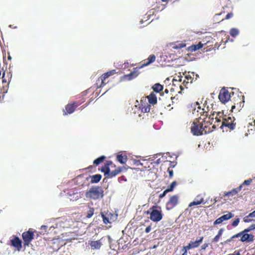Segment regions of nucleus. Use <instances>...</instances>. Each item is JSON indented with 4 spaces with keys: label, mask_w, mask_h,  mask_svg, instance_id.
Listing matches in <instances>:
<instances>
[{
    "label": "nucleus",
    "mask_w": 255,
    "mask_h": 255,
    "mask_svg": "<svg viewBox=\"0 0 255 255\" xmlns=\"http://www.w3.org/2000/svg\"><path fill=\"white\" fill-rule=\"evenodd\" d=\"M202 118H196L192 122L191 126V132L194 135H201L212 132L216 128V126H212V123Z\"/></svg>",
    "instance_id": "obj_1"
},
{
    "label": "nucleus",
    "mask_w": 255,
    "mask_h": 255,
    "mask_svg": "<svg viewBox=\"0 0 255 255\" xmlns=\"http://www.w3.org/2000/svg\"><path fill=\"white\" fill-rule=\"evenodd\" d=\"M103 188L100 186H93L85 193V196L93 200H99L102 199L104 196Z\"/></svg>",
    "instance_id": "obj_2"
},
{
    "label": "nucleus",
    "mask_w": 255,
    "mask_h": 255,
    "mask_svg": "<svg viewBox=\"0 0 255 255\" xmlns=\"http://www.w3.org/2000/svg\"><path fill=\"white\" fill-rule=\"evenodd\" d=\"M156 57L154 54L150 55L147 59L142 61L141 65L138 67L134 68L133 71L129 74L125 75V77H127L128 80H130L136 77L139 74L138 69L142 68L145 66H148L155 61Z\"/></svg>",
    "instance_id": "obj_3"
},
{
    "label": "nucleus",
    "mask_w": 255,
    "mask_h": 255,
    "mask_svg": "<svg viewBox=\"0 0 255 255\" xmlns=\"http://www.w3.org/2000/svg\"><path fill=\"white\" fill-rule=\"evenodd\" d=\"M59 226L64 229H75L78 227L79 222L70 217L61 218L59 222Z\"/></svg>",
    "instance_id": "obj_4"
},
{
    "label": "nucleus",
    "mask_w": 255,
    "mask_h": 255,
    "mask_svg": "<svg viewBox=\"0 0 255 255\" xmlns=\"http://www.w3.org/2000/svg\"><path fill=\"white\" fill-rule=\"evenodd\" d=\"M116 73V70H112L104 73L97 81V87L100 88L105 86L106 84V79Z\"/></svg>",
    "instance_id": "obj_5"
},
{
    "label": "nucleus",
    "mask_w": 255,
    "mask_h": 255,
    "mask_svg": "<svg viewBox=\"0 0 255 255\" xmlns=\"http://www.w3.org/2000/svg\"><path fill=\"white\" fill-rule=\"evenodd\" d=\"M231 94L233 95L234 92L230 93L225 88H222L219 93L218 98L220 101L223 104H225L230 99Z\"/></svg>",
    "instance_id": "obj_6"
},
{
    "label": "nucleus",
    "mask_w": 255,
    "mask_h": 255,
    "mask_svg": "<svg viewBox=\"0 0 255 255\" xmlns=\"http://www.w3.org/2000/svg\"><path fill=\"white\" fill-rule=\"evenodd\" d=\"M156 208V206H153L152 208H150V210L151 211L150 213V219L151 221L157 222L162 219V214L161 211L155 209Z\"/></svg>",
    "instance_id": "obj_7"
},
{
    "label": "nucleus",
    "mask_w": 255,
    "mask_h": 255,
    "mask_svg": "<svg viewBox=\"0 0 255 255\" xmlns=\"http://www.w3.org/2000/svg\"><path fill=\"white\" fill-rule=\"evenodd\" d=\"M248 232H245L244 230L236 234L235 237H241L240 241L242 242L250 243L254 241V236L252 234H248Z\"/></svg>",
    "instance_id": "obj_8"
},
{
    "label": "nucleus",
    "mask_w": 255,
    "mask_h": 255,
    "mask_svg": "<svg viewBox=\"0 0 255 255\" xmlns=\"http://www.w3.org/2000/svg\"><path fill=\"white\" fill-rule=\"evenodd\" d=\"M84 101H75L73 103H69L65 106L66 112H64V115L71 114L73 113L76 108L81 105Z\"/></svg>",
    "instance_id": "obj_9"
},
{
    "label": "nucleus",
    "mask_w": 255,
    "mask_h": 255,
    "mask_svg": "<svg viewBox=\"0 0 255 255\" xmlns=\"http://www.w3.org/2000/svg\"><path fill=\"white\" fill-rule=\"evenodd\" d=\"M235 103L234 105L232 106L231 111L233 112L235 109H237V111L239 112L244 106L245 97L244 96H238L237 98L235 97Z\"/></svg>",
    "instance_id": "obj_10"
},
{
    "label": "nucleus",
    "mask_w": 255,
    "mask_h": 255,
    "mask_svg": "<svg viewBox=\"0 0 255 255\" xmlns=\"http://www.w3.org/2000/svg\"><path fill=\"white\" fill-rule=\"evenodd\" d=\"M178 202L179 196L177 195H174L171 196L166 204V210H172L178 204Z\"/></svg>",
    "instance_id": "obj_11"
},
{
    "label": "nucleus",
    "mask_w": 255,
    "mask_h": 255,
    "mask_svg": "<svg viewBox=\"0 0 255 255\" xmlns=\"http://www.w3.org/2000/svg\"><path fill=\"white\" fill-rule=\"evenodd\" d=\"M22 237L23 240L24 246L25 247L28 246L34 238L33 232L30 231L24 232L22 234Z\"/></svg>",
    "instance_id": "obj_12"
},
{
    "label": "nucleus",
    "mask_w": 255,
    "mask_h": 255,
    "mask_svg": "<svg viewBox=\"0 0 255 255\" xmlns=\"http://www.w3.org/2000/svg\"><path fill=\"white\" fill-rule=\"evenodd\" d=\"M235 120L234 117H228L226 118L225 117L221 127L225 126L228 127L230 129H234L236 128V123H234Z\"/></svg>",
    "instance_id": "obj_13"
},
{
    "label": "nucleus",
    "mask_w": 255,
    "mask_h": 255,
    "mask_svg": "<svg viewBox=\"0 0 255 255\" xmlns=\"http://www.w3.org/2000/svg\"><path fill=\"white\" fill-rule=\"evenodd\" d=\"M101 216L103 219V222L105 224H107L108 223L111 224L117 219L116 216L114 214L109 212H107L105 213L102 212Z\"/></svg>",
    "instance_id": "obj_14"
},
{
    "label": "nucleus",
    "mask_w": 255,
    "mask_h": 255,
    "mask_svg": "<svg viewBox=\"0 0 255 255\" xmlns=\"http://www.w3.org/2000/svg\"><path fill=\"white\" fill-rule=\"evenodd\" d=\"M204 237H201L199 239L196 240L195 241H191L188 245L186 246H184L188 250H189L191 249L196 248L199 246L200 244L202 242L203 240Z\"/></svg>",
    "instance_id": "obj_15"
},
{
    "label": "nucleus",
    "mask_w": 255,
    "mask_h": 255,
    "mask_svg": "<svg viewBox=\"0 0 255 255\" xmlns=\"http://www.w3.org/2000/svg\"><path fill=\"white\" fill-rule=\"evenodd\" d=\"M10 242L12 246L15 248L18 251H20L22 248V242L18 237H14Z\"/></svg>",
    "instance_id": "obj_16"
},
{
    "label": "nucleus",
    "mask_w": 255,
    "mask_h": 255,
    "mask_svg": "<svg viewBox=\"0 0 255 255\" xmlns=\"http://www.w3.org/2000/svg\"><path fill=\"white\" fill-rule=\"evenodd\" d=\"M88 244L91 249L93 250H99L103 245L101 239L98 241H89Z\"/></svg>",
    "instance_id": "obj_17"
},
{
    "label": "nucleus",
    "mask_w": 255,
    "mask_h": 255,
    "mask_svg": "<svg viewBox=\"0 0 255 255\" xmlns=\"http://www.w3.org/2000/svg\"><path fill=\"white\" fill-rule=\"evenodd\" d=\"M199 103L196 102L192 103L188 106V111L191 113L193 115L199 116L198 114V107L199 106Z\"/></svg>",
    "instance_id": "obj_18"
},
{
    "label": "nucleus",
    "mask_w": 255,
    "mask_h": 255,
    "mask_svg": "<svg viewBox=\"0 0 255 255\" xmlns=\"http://www.w3.org/2000/svg\"><path fill=\"white\" fill-rule=\"evenodd\" d=\"M242 188V185H240L238 187L232 189L231 191L225 192L224 193V197H233L234 195H237L239 192H240Z\"/></svg>",
    "instance_id": "obj_19"
},
{
    "label": "nucleus",
    "mask_w": 255,
    "mask_h": 255,
    "mask_svg": "<svg viewBox=\"0 0 255 255\" xmlns=\"http://www.w3.org/2000/svg\"><path fill=\"white\" fill-rule=\"evenodd\" d=\"M203 202H204L203 198L202 197H201L200 195H199L196 197V198L194 199V200L193 202H191L189 204V207H192L193 206L198 205Z\"/></svg>",
    "instance_id": "obj_20"
},
{
    "label": "nucleus",
    "mask_w": 255,
    "mask_h": 255,
    "mask_svg": "<svg viewBox=\"0 0 255 255\" xmlns=\"http://www.w3.org/2000/svg\"><path fill=\"white\" fill-rule=\"evenodd\" d=\"M12 75L10 72H5V71H3L2 73V76L1 77L2 82L3 83H6L7 82H9L10 79L11 78Z\"/></svg>",
    "instance_id": "obj_21"
},
{
    "label": "nucleus",
    "mask_w": 255,
    "mask_h": 255,
    "mask_svg": "<svg viewBox=\"0 0 255 255\" xmlns=\"http://www.w3.org/2000/svg\"><path fill=\"white\" fill-rule=\"evenodd\" d=\"M203 44L201 42H199L197 44H193L188 47L187 49L189 51L194 52L202 48Z\"/></svg>",
    "instance_id": "obj_22"
},
{
    "label": "nucleus",
    "mask_w": 255,
    "mask_h": 255,
    "mask_svg": "<svg viewBox=\"0 0 255 255\" xmlns=\"http://www.w3.org/2000/svg\"><path fill=\"white\" fill-rule=\"evenodd\" d=\"M123 169V167H119L114 171H110L109 174L108 175V178H113L116 176L122 171Z\"/></svg>",
    "instance_id": "obj_23"
},
{
    "label": "nucleus",
    "mask_w": 255,
    "mask_h": 255,
    "mask_svg": "<svg viewBox=\"0 0 255 255\" xmlns=\"http://www.w3.org/2000/svg\"><path fill=\"white\" fill-rule=\"evenodd\" d=\"M148 102L150 104L154 105L157 103L156 95L152 92L149 96H147Z\"/></svg>",
    "instance_id": "obj_24"
},
{
    "label": "nucleus",
    "mask_w": 255,
    "mask_h": 255,
    "mask_svg": "<svg viewBox=\"0 0 255 255\" xmlns=\"http://www.w3.org/2000/svg\"><path fill=\"white\" fill-rule=\"evenodd\" d=\"M215 113L216 114V116L215 118L216 120L215 122L217 123H220L222 121H223L225 117H226V115L224 116L223 112H219Z\"/></svg>",
    "instance_id": "obj_25"
},
{
    "label": "nucleus",
    "mask_w": 255,
    "mask_h": 255,
    "mask_svg": "<svg viewBox=\"0 0 255 255\" xmlns=\"http://www.w3.org/2000/svg\"><path fill=\"white\" fill-rule=\"evenodd\" d=\"M89 178L91 179V183H97L99 182L102 178V175L101 174H96L93 176H89Z\"/></svg>",
    "instance_id": "obj_26"
},
{
    "label": "nucleus",
    "mask_w": 255,
    "mask_h": 255,
    "mask_svg": "<svg viewBox=\"0 0 255 255\" xmlns=\"http://www.w3.org/2000/svg\"><path fill=\"white\" fill-rule=\"evenodd\" d=\"M117 159L121 164H125L128 160V157L126 155L118 154L117 156Z\"/></svg>",
    "instance_id": "obj_27"
},
{
    "label": "nucleus",
    "mask_w": 255,
    "mask_h": 255,
    "mask_svg": "<svg viewBox=\"0 0 255 255\" xmlns=\"http://www.w3.org/2000/svg\"><path fill=\"white\" fill-rule=\"evenodd\" d=\"M106 157L104 155L101 156L97 158L93 161V164L96 166L99 165L100 164L103 163L105 160Z\"/></svg>",
    "instance_id": "obj_28"
},
{
    "label": "nucleus",
    "mask_w": 255,
    "mask_h": 255,
    "mask_svg": "<svg viewBox=\"0 0 255 255\" xmlns=\"http://www.w3.org/2000/svg\"><path fill=\"white\" fill-rule=\"evenodd\" d=\"M152 89L154 92L159 93L163 90V86L159 83H156L153 86Z\"/></svg>",
    "instance_id": "obj_29"
},
{
    "label": "nucleus",
    "mask_w": 255,
    "mask_h": 255,
    "mask_svg": "<svg viewBox=\"0 0 255 255\" xmlns=\"http://www.w3.org/2000/svg\"><path fill=\"white\" fill-rule=\"evenodd\" d=\"M198 114H199V115H200V116H205L206 117L207 116V112L204 108H201L199 104L198 107Z\"/></svg>",
    "instance_id": "obj_30"
},
{
    "label": "nucleus",
    "mask_w": 255,
    "mask_h": 255,
    "mask_svg": "<svg viewBox=\"0 0 255 255\" xmlns=\"http://www.w3.org/2000/svg\"><path fill=\"white\" fill-rule=\"evenodd\" d=\"M234 217V214L231 212H229L228 214L224 215L221 217L223 221L228 220Z\"/></svg>",
    "instance_id": "obj_31"
},
{
    "label": "nucleus",
    "mask_w": 255,
    "mask_h": 255,
    "mask_svg": "<svg viewBox=\"0 0 255 255\" xmlns=\"http://www.w3.org/2000/svg\"><path fill=\"white\" fill-rule=\"evenodd\" d=\"M150 105L147 104L146 105L143 106L142 104L141 105V110L143 113H148L150 110Z\"/></svg>",
    "instance_id": "obj_32"
},
{
    "label": "nucleus",
    "mask_w": 255,
    "mask_h": 255,
    "mask_svg": "<svg viewBox=\"0 0 255 255\" xmlns=\"http://www.w3.org/2000/svg\"><path fill=\"white\" fill-rule=\"evenodd\" d=\"M239 33V30L236 28H232L230 29V34L232 37H236Z\"/></svg>",
    "instance_id": "obj_33"
},
{
    "label": "nucleus",
    "mask_w": 255,
    "mask_h": 255,
    "mask_svg": "<svg viewBox=\"0 0 255 255\" xmlns=\"http://www.w3.org/2000/svg\"><path fill=\"white\" fill-rule=\"evenodd\" d=\"M101 171L104 172L105 175L106 176V177L108 178V175L109 174L110 171V167H107L105 165L104 166L102 167L101 168Z\"/></svg>",
    "instance_id": "obj_34"
},
{
    "label": "nucleus",
    "mask_w": 255,
    "mask_h": 255,
    "mask_svg": "<svg viewBox=\"0 0 255 255\" xmlns=\"http://www.w3.org/2000/svg\"><path fill=\"white\" fill-rule=\"evenodd\" d=\"M186 44L184 42L179 43L175 45L173 48L175 49H181L186 46Z\"/></svg>",
    "instance_id": "obj_35"
},
{
    "label": "nucleus",
    "mask_w": 255,
    "mask_h": 255,
    "mask_svg": "<svg viewBox=\"0 0 255 255\" xmlns=\"http://www.w3.org/2000/svg\"><path fill=\"white\" fill-rule=\"evenodd\" d=\"M94 213V209L93 207H90L89 210L87 211L86 217L87 218H91L93 215Z\"/></svg>",
    "instance_id": "obj_36"
},
{
    "label": "nucleus",
    "mask_w": 255,
    "mask_h": 255,
    "mask_svg": "<svg viewBox=\"0 0 255 255\" xmlns=\"http://www.w3.org/2000/svg\"><path fill=\"white\" fill-rule=\"evenodd\" d=\"M177 183L175 181H174L171 183V184L170 185V186L166 189L167 191L171 192L172 191L175 186L176 185Z\"/></svg>",
    "instance_id": "obj_37"
},
{
    "label": "nucleus",
    "mask_w": 255,
    "mask_h": 255,
    "mask_svg": "<svg viewBox=\"0 0 255 255\" xmlns=\"http://www.w3.org/2000/svg\"><path fill=\"white\" fill-rule=\"evenodd\" d=\"M255 229V224L251 225L248 228L244 230L245 232H249Z\"/></svg>",
    "instance_id": "obj_38"
},
{
    "label": "nucleus",
    "mask_w": 255,
    "mask_h": 255,
    "mask_svg": "<svg viewBox=\"0 0 255 255\" xmlns=\"http://www.w3.org/2000/svg\"><path fill=\"white\" fill-rule=\"evenodd\" d=\"M223 222L222 218L221 217L218 219H217L214 222L213 224L214 225H219Z\"/></svg>",
    "instance_id": "obj_39"
},
{
    "label": "nucleus",
    "mask_w": 255,
    "mask_h": 255,
    "mask_svg": "<svg viewBox=\"0 0 255 255\" xmlns=\"http://www.w3.org/2000/svg\"><path fill=\"white\" fill-rule=\"evenodd\" d=\"M239 222H240V219L237 218L232 222V225L233 227H236L238 225Z\"/></svg>",
    "instance_id": "obj_40"
},
{
    "label": "nucleus",
    "mask_w": 255,
    "mask_h": 255,
    "mask_svg": "<svg viewBox=\"0 0 255 255\" xmlns=\"http://www.w3.org/2000/svg\"><path fill=\"white\" fill-rule=\"evenodd\" d=\"M221 237L218 235V234L212 239V242L214 243H217Z\"/></svg>",
    "instance_id": "obj_41"
},
{
    "label": "nucleus",
    "mask_w": 255,
    "mask_h": 255,
    "mask_svg": "<svg viewBox=\"0 0 255 255\" xmlns=\"http://www.w3.org/2000/svg\"><path fill=\"white\" fill-rule=\"evenodd\" d=\"M250 218H252V217H249V215H248L247 216L245 217L244 218V221L246 223L252 222L253 221V220L250 219Z\"/></svg>",
    "instance_id": "obj_42"
},
{
    "label": "nucleus",
    "mask_w": 255,
    "mask_h": 255,
    "mask_svg": "<svg viewBox=\"0 0 255 255\" xmlns=\"http://www.w3.org/2000/svg\"><path fill=\"white\" fill-rule=\"evenodd\" d=\"M252 181V179H251L245 180L241 185H242V186L243 185H249L251 183Z\"/></svg>",
    "instance_id": "obj_43"
},
{
    "label": "nucleus",
    "mask_w": 255,
    "mask_h": 255,
    "mask_svg": "<svg viewBox=\"0 0 255 255\" xmlns=\"http://www.w3.org/2000/svg\"><path fill=\"white\" fill-rule=\"evenodd\" d=\"M209 246V244L208 243H204L203 245H202L201 247V250H204L205 251L207 248H208Z\"/></svg>",
    "instance_id": "obj_44"
},
{
    "label": "nucleus",
    "mask_w": 255,
    "mask_h": 255,
    "mask_svg": "<svg viewBox=\"0 0 255 255\" xmlns=\"http://www.w3.org/2000/svg\"><path fill=\"white\" fill-rule=\"evenodd\" d=\"M170 99L172 100V103H178V97H171Z\"/></svg>",
    "instance_id": "obj_45"
},
{
    "label": "nucleus",
    "mask_w": 255,
    "mask_h": 255,
    "mask_svg": "<svg viewBox=\"0 0 255 255\" xmlns=\"http://www.w3.org/2000/svg\"><path fill=\"white\" fill-rule=\"evenodd\" d=\"M233 12H230V13H228L226 15V17H225V19H230V18H232V17H233Z\"/></svg>",
    "instance_id": "obj_46"
},
{
    "label": "nucleus",
    "mask_w": 255,
    "mask_h": 255,
    "mask_svg": "<svg viewBox=\"0 0 255 255\" xmlns=\"http://www.w3.org/2000/svg\"><path fill=\"white\" fill-rule=\"evenodd\" d=\"M188 251V250L187 249L183 247L181 250V251L183 252V254L181 255H187Z\"/></svg>",
    "instance_id": "obj_47"
},
{
    "label": "nucleus",
    "mask_w": 255,
    "mask_h": 255,
    "mask_svg": "<svg viewBox=\"0 0 255 255\" xmlns=\"http://www.w3.org/2000/svg\"><path fill=\"white\" fill-rule=\"evenodd\" d=\"M167 171L169 173V177L171 178L173 175V171L172 169H170V168H168L167 169Z\"/></svg>",
    "instance_id": "obj_48"
},
{
    "label": "nucleus",
    "mask_w": 255,
    "mask_h": 255,
    "mask_svg": "<svg viewBox=\"0 0 255 255\" xmlns=\"http://www.w3.org/2000/svg\"><path fill=\"white\" fill-rule=\"evenodd\" d=\"M185 78L187 80V81H190V82L191 83L192 82L193 79L190 75H186V76H185Z\"/></svg>",
    "instance_id": "obj_49"
},
{
    "label": "nucleus",
    "mask_w": 255,
    "mask_h": 255,
    "mask_svg": "<svg viewBox=\"0 0 255 255\" xmlns=\"http://www.w3.org/2000/svg\"><path fill=\"white\" fill-rule=\"evenodd\" d=\"M168 192L167 191V190L166 189L165 190L162 194L159 195V198H162L163 197H164L165 196L166 194Z\"/></svg>",
    "instance_id": "obj_50"
},
{
    "label": "nucleus",
    "mask_w": 255,
    "mask_h": 255,
    "mask_svg": "<svg viewBox=\"0 0 255 255\" xmlns=\"http://www.w3.org/2000/svg\"><path fill=\"white\" fill-rule=\"evenodd\" d=\"M113 162L111 160L107 161L106 163L105 164L106 166L110 167V166L112 165Z\"/></svg>",
    "instance_id": "obj_51"
},
{
    "label": "nucleus",
    "mask_w": 255,
    "mask_h": 255,
    "mask_svg": "<svg viewBox=\"0 0 255 255\" xmlns=\"http://www.w3.org/2000/svg\"><path fill=\"white\" fill-rule=\"evenodd\" d=\"M127 179H126L125 177L124 176H122L118 178V181L121 182L122 181H126Z\"/></svg>",
    "instance_id": "obj_52"
},
{
    "label": "nucleus",
    "mask_w": 255,
    "mask_h": 255,
    "mask_svg": "<svg viewBox=\"0 0 255 255\" xmlns=\"http://www.w3.org/2000/svg\"><path fill=\"white\" fill-rule=\"evenodd\" d=\"M235 235L233 236L231 238L226 240L225 242L226 243H228L230 242L231 241H232L234 238H238L237 237H235Z\"/></svg>",
    "instance_id": "obj_53"
},
{
    "label": "nucleus",
    "mask_w": 255,
    "mask_h": 255,
    "mask_svg": "<svg viewBox=\"0 0 255 255\" xmlns=\"http://www.w3.org/2000/svg\"><path fill=\"white\" fill-rule=\"evenodd\" d=\"M223 232H224V229L223 228H221L219 230L217 234L218 235H219L220 237H221L223 234Z\"/></svg>",
    "instance_id": "obj_54"
},
{
    "label": "nucleus",
    "mask_w": 255,
    "mask_h": 255,
    "mask_svg": "<svg viewBox=\"0 0 255 255\" xmlns=\"http://www.w3.org/2000/svg\"><path fill=\"white\" fill-rule=\"evenodd\" d=\"M150 231H151V226H148L145 228V232L146 233H149Z\"/></svg>",
    "instance_id": "obj_55"
},
{
    "label": "nucleus",
    "mask_w": 255,
    "mask_h": 255,
    "mask_svg": "<svg viewBox=\"0 0 255 255\" xmlns=\"http://www.w3.org/2000/svg\"><path fill=\"white\" fill-rule=\"evenodd\" d=\"M249 217H255V210L249 214Z\"/></svg>",
    "instance_id": "obj_56"
},
{
    "label": "nucleus",
    "mask_w": 255,
    "mask_h": 255,
    "mask_svg": "<svg viewBox=\"0 0 255 255\" xmlns=\"http://www.w3.org/2000/svg\"><path fill=\"white\" fill-rule=\"evenodd\" d=\"M72 194L74 196H76L75 197V200L78 199L79 198V196H78V192H76V193L73 192Z\"/></svg>",
    "instance_id": "obj_57"
},
{
    "label": "nucleus",
    "mask_w": 255,
    "mask_h": 255,
    "mask_svg": "<svg viewBox=\"0 0 255 255\" xmlns=\"http://www.w3.org/2000/svg\"><path fill=\"white\" fill-rule=\"evenodd\" d=\"M189 82V81H186L185 80H184L183 82V84L184 85H186V84H188Z\"/></svg>",
    "instance_id": "obj_58"
},
{
    "label": "nucleus",
    "mask_w": 255,
    "mask_h": 255,
    "mask_svg": "<svg viewBox=\"0 0 255 255\" xmlns=\"http://www.w3.org/2000/svg\"><path fill=\"white\" fill-rule=\"evenodd\" d=\"M143 101L145 102L146 101V98L145 97H142L140 100V102L141 103H142V102H143Z\"/></svg>",
    "instance_id": "obj_59"
},
{
    "label": "nucleus",
    "mask_w": 255,
    "mask_h": 255,
    "mask_svg": "<svg viewBox=\"0 0 255 255\" xmlns=\"http://www.w3.org/2000/svg\"><path fill=\"white\" fill-rule=\"evenodd\" d=\"M135 163L136 164V165H139V164H141V163H140V161H139V160L136 161Z\"/></svg>",
    "instance_id": "obj_60"
},
{
    "label": "nucleus",
    "mask_w": 255,
    "mask_h": 255,
    "mask_svg": "<svg viewBox=\"0 0 255 255\" xmlns=\"http://www.w3.org/2000/svg\"><path fill=\"white\" fill-rule=\"evenodd\" d=\"M218 200L217 199V197L215 198L214 199V202H213V204H215V203L218 201Z\"/></svg>",
    "instance_id": "obj_61"
},
{
    "label": "nucleus",
    "mask_w": 255,
    "mask_h": 255,
    "mask_svg": "<svg viewBox=\"0 0 255 255\" xmlns=\"http://www.w3.org/2000/svg\"><path fill=\"white\" fill-rule=\"evenodd\" d=\"M230 255H240V253L239 252H238L236 254H230Z\"/></svg>",
    "instance_id": "obj_62"
},
{
    "label": "nucleus",
    "mask_w": 255,
    "mask_h": 255,
    "mask_svg": "<svg viewBox=\"0 0 255 255\" xmlns=\"http://www.w3.org/2000/svg\"><path fill=\"white\" fill-rule=\"evenodd\" d=\"M180 88L181 91L183 90V88L182 86H180Z\"/></svg>",
    "instance_id": "obj_63"
},
{
    "label": "nucleus",
    "mask_w": 255,
    "mask_h": 255,
    "mask_svg": "<svg viewBox=\"0 0 255 255\" xmlns=\"http://www.w3.org/2000/svg\"><path fill=\"white\" fill-rule=\"evenodd\" d=\"M46 228V226H42L41 227V228H43V229H45V228Z\"/></svg>",
    "instance_id": "obj_64"
}]
</instances>
